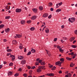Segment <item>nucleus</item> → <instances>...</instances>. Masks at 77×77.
I'll return each mask as SVG.
<instances>
[{"label":"nucleus","instance_id":"nucleus-36","mask_svg":"<svg viewBox=\"0 0 77 77\" xmlns=\"http://www.w3.org/2000/svg\"><path fill=\"white\" fill-rule=\"evenodd\" d=\"M10 16H6L5 17V19L6 20H7V19H9L10 18Z\"/></svg>","mask_w":77,"mask_h":77},{"label":"nucleus","instance_id":"nucleus-60","mask_svg":"<svg viewBox=\"0 0 77 77\" xmlns=\"http://www.w3.org/2000/svg\"><path fill=\"white\" fill-rule=\"evenodd\" d=\"M2 67H3V65H0V69H1Z\"/></svg>","mask_w":77,"mask_h":77},{"label":"nucleus","instance_id":"nucleus-16","mask_svg":"<svg viewBox=\"0 0 77 77\" xmlns=\"http://www.w3.org/2000/svg\"><path fill=\"white\" fill-rule=\"evenodd\" d=\"M5 32H9V31H10V29H9V28H8L7 29H5Z\"/></svg>","mask_w":77,"mask_h":77},{"label":"nucleus","instance_id":"nucleus-59","mask_svg":"<svg viewBox=\"0 0 77 77\" xmlns=\"http://www.w3.org/2000/svg\"><path fill=\"white\" fill-rule=\"evenodd\" d=\"M61 27L62 29H63L64 27H65V26H64V25H63L61 26Z\"/></svg>","mask_w":77,"mask_h":77},{"label":"nucleus","instance_id":"nucleus-45","mask_svg":"<svg viewBox=\"0 0 77 77\" xmlns=\"http://www.w3.org/2000/svg\"><path fill=\"white\" fill-rule=\"evenodd\" d=\"M8 6H6L5 7V9H8V10H9V9H10V6H9V8L8 9V8L7 7H8Z\"/></svg>","mask_w":77,"mask_h":77},{"label":"nucleus","instance_id":"nucleus-26","mask_svg":"<svg viewBox=\"0 0 77 77\" xmlns=\"http://www.w3.org/2000/svg\"><path fill=\"white\" fill-rule=\"evenodd\" d=\"M7 52H11L12 51V49H9L7 50Z\"/></svg>","mask_w":77,"mask_h":77},{"label":"nucleus","instance_id":"nucleus-38","mask_svg":"<svg viewBox=\"0 0 77 77\" xmlns=\"http://www.w3.org/2000/svg\"><path fill=\"white\" fill-rule=\"evenodd\" d=\"M32 22V21L31 20H28L27 21L26 23H28V24H30Z\"/></svg>","mask_w":77,"mask_h":77},{"label":"nucleus","instance_id":"nucleus-61","mask_svg":"<svg viewBox=\"0 0 77 77\" xmlns=\"http://www.w3.org/2000/svg\"><path fill=\"white\" fill-rule=\"evenodd\" d=\"M59 74H62V72L61 70H60L59 71Z\"/></svg>","mask_w":77,"mask_h":77},{"label":"nucleus","instance_id":"nucleus-42","mask_svg":"<svg viewBox=\"0 0 77 77\" xmlns=\"http://www.w3.org/2000/svg\"><path fill=\"white\" fill-rule=\"evenodd\" d=\"M56 69V67L55 66H54L52 68V71H54V70Z\"/></svg>","mask_w":77,"mask_h":77},{"label":"nucleus","instance_id":"nucleus-37","mask_svg":"<svg viewBox=\"0 0 77 77\" xmlns=\"http://www.w3.org/2000/svg\"><path fill=\"white\" fill-rule=\"evenodd\" d=\"M12 65H13V63H10L9 64V66H12Z\"/></svg>","mask_w":77,"mask_h":77},{"label":"nucleus","instance_id":"nucleus-47","mask_svg":"<svg viewBox=\"0 0 77 77\" xmlns=\"http://www.w3.org/2000/svg\"><path fill=\"white\" fill-rule=\"evenodd\" d=\"M51 15H50L48 17V18H49V19H50V18H51Z\"/></svg>","mask_w":77,"mask_h":77},{"label":"nucleus","instance_id":"nucleus-15","mask_svg":"<svg viewBox=\"0 0 77 77\" xmlns=\"http://www.w3.org/2000/svg\"><path fill=\"white\" fill-rule=\"evenodd\" d=\"M45 31L46 33H49V29L48 28H46Z\"/></svg>","mask_w":77,"mask_h":77},{"label":"nucleus","instance_id":"nucleus-40","mask_svg":"<svg viewBox=\"0 0 77 77\" xmlns=\"http://www.w3.org/2000/svg\"><path fill=\"white\" fill-rule=\"evenodd\" d=\"M23 76H24L25 77H27V74L26 73H25L23 74Z\"/></svg>","mask_w":77,"mask_h":77},{"label":"nucleus","instance_id":"nucleus-55","mask_svg":"<svg viewBox=\"0 0 77 77\" xmlns=\"http://www.w3.org/2000/svg\"><path fill=\"white\" fill-rule=\"evenodd\" d=\"M36 65H39V62H37L35 63Z\"/></svg>","mask_w":77,"mask_h":77},{"label":"nucleus","instance_id":"nucleus-41","mask_svg":"<svg viewBox=\"0 0 77 77\" xmlns=\"http://www.w3.org/2000/svg\"><path fill=\"white\" fill-rule=\"evenodd\" d=\"M41 65H45V62H42L41 63Z\"/></svg>","mask_w":77,"mask_h":77},{"label":"nucleus","instance_id":"nucleus-12","mask_svg":"<svg viewBox=\"0 0 77 77\" xmlns=\"http://www.w3.org/2000/svg\"><path fill=\"white\" fill-rule=\"evenodd\" d=\"M41 71H42V70L40 68H38L37 69V72H41Z\"/></svg>","mask_w":77,"mask_h":77},{"label":"nucleus","instance_id":"nucleus-64","mask_svg":"<svg viewBox=\"0 0 77 77\" xmlns=\"http://www.w3.org/2000/svg\"><path fill=\"white\" fill-rule=\"evenodd\" d=\"M71 55H74V52H72L71 53Z\"/></svg>","mask_w":77,"mask_h":77},{"label":"nucleus","instance_id":"nucleus-49","mask_svg":"<svg viewBox=\"0 0 77 77\" xmlns=\"http://www.w3.org/2000/svg\"><path fill=\"white\" fill-rule=\"evenodd\" d=\"M74 33L76 35H77V30H76L74 31Z\"/></svg>","mask_w":77,"mask_h":77},{"label":"nucleus","instance_id":"nucleus-33","mask_svg":"<svg viewBox=\"0 0 77 77\" xmlns=\"http://www.w3.org/2000/svg\"><path fill=\"white\" fill-rule=\"evenodd\" d=\"M67 75H68V77H71V73H69L67 74Z\"/></svg>","mask_w":77,"mask_h":77},{"label":"nucleus","instance_id":"nucleus-25","mask_svg":"<svg viewBox=\"0 0 77 77\" xmlns=\"http://www.w3.org/2000/svg\"><path fill=\"white\" fill-rule=\"evenodd\" d=\"M71 47L74 48H77V46L75 45H71Z\"/></svg>","mask_w":77,"mask_h":77},{"label":"nucleus","instance_id":"nucleus-27","mask_svg":"<svg viewBox=\"0 0 77 77\" xmlns=\"http://www.w3.org/2000/svg\"><path fill=\"white\" fill-rule=\"evenodd\" d=\"M59 51L60 52H61V53H63V50L61 48L59 49Z\"/></svg>","mask_w":77,"mask_h":77},{"label":"nucleus","instance_id":"nucleus-28","mask_svg":"<svg viewBox=\"0 0 77 77\" xmlns=\"http://www.w3.org/2000/svg\"><path fill=\"white\" fill-rule=\"evenodd\" d=\"M35 29L34 27H31L30 29V30H31V31H33V30H35Z\"/></svg>","mask_w":77,"mask_h":77},{"label":"nucleus","instance_id":"nucleus-4","mask_svg":"<svg viewBox=\"0 0 77 77\" xmlns=\"http://www.w3.org/2000/svg\"><path fill=\"white\" fill-rule=\"evenodd\" d=\"M37 18V16H36L34 15L31 18V20H36Z\"/></svg>","mask_w":77,"mask_h":77},{"label":"nucleus","instance_id":"nucleus-21","mask_svg":"<svg viewBox=\"0 0 77 77\" xmlns=\"http://www.w3.org/2000/svg\"><path fill=\"white\" fill-rule=\"evenodd\" d=\"M8 75H12V72H8Z\"/></svg>","mask_w":77,"mask_h":77},{"label":"nucleus","instance_id":"nucleus-18","mask_svg":"<svg viewBox=\"0 0 77 77\" xmlns=\"http://www.w3.org/2000/svg\"><path fill=\"white\" fill-rule=\"evenodd\" d=\"M60 60L61 62L62 63L64 62V59L63 58H60Z\"/></svg>","mask_w":77,"mask_h":77},{"label":"nucleus","instance_id":"nucleus-63","mask_svg":"<svg viewBox=\"0 0 77 77\" xmlns=\"http://www.w3.org/2000/svg\"><path fill=\"white\" fill-rule=\"evenodd\" d=\"M4 64H6V63H7V62L6 61H4Z\"/></svg>","mask_w":77,"mask_h":77},{"label":"nucleus","instance_id":"nucleus-13","mask_svg":"<svg viewBox=\"0 0 77 77\" xmlns=\"http://www.w3.org/2000/svg\"><path fill=\"white\" fill-rule=\"evenodd\" d=\"M16 35L18 38H21V37H22V35H21L16 34Z\"/></svg>","mask_w":77,"mask_h":77},{"label":"nucleus","instance_id":"nucleus-23","mask_svg":"<svg viewBox=\"0 0 77 77\" xmlns=\"http://www.w3.org/2000/svg\"><path fill=\"white\" fill-rule=\"evenodd\" d=\"M76 56H77V54L76 53H75V54H74V55L73 56L72 59H74Z\"/></svg>","mask_w":77,"mask_h":77},{"label":"nucleus","instance_id":"nucleus-53","mask_svg":"<svg viewBox=\"0 0 77 77\" xmlns=\"http://www.w3.org/2000/svg\"><path fill=\"white\" fill-rule=\"evenodd\" d=\"M27 68L28 69H30V68H31V67L30 66H28L27 67Z\"/></svg>","mask_w":77,"mask_h":77},{"label":"nucleus","instance_id":"nucleus-52","mask_svg":"<svg viewBox=\"0 0 77 77\" xmlns=\"http://www.w3.org/2000/svg\"><path fill=\"white\" fill-rule=\"evenodd\" d=\"M49 65H50V66H49V67H50V68H52V67H53V66L52 65H51L49 64Z\"/></svg>","mask_w":77,"mask_h":77},{"label":"nucleus","instance_id":"nucleus-9","mask_svg":"<svg viewBox=\"0 0 77 77\" xmlns=\"http://www.w3.org/2000/svg\"><path fill=\"white\" fill-rule=\"evenodd\" d=\"M26 23V21L24 20H22L20 21V24H22L23 25H24L25 24V23Z\"/></svg>","mask_w":77,"mask_h":77},{"label":"nucleus","instance_id":"nucleus-32","mask_svg":"<svg viewBox=\"0 0 77 77\" xmlns=\"http://www.w3.org/2000/svg\"><path fill=\"white\" fill-rule=\"evenodd\" d=\"M18 75H19V73H16L15 74L14 76H15V77H18Z\"/></svg>","mask_w":77,"mask_h":77},{"label":"nucleus","instance_id":"nucleus-2","mask_svg":"<svg viewBox=\"0 0 77 77\" xmlns=\"http://www.w3.org/2000/svg\"><path fill=\"white\" fill-rule=\"evenodd\" d=\"M10 57H12L11 58V60L12 61H14L15 59V55H13L12 54H11Z\"/></svg>","mask_w":77,"mask_h":77},{"label":"nucleus","instance_id":"nucleus-46","mask_svg":"<svg viewBox=\"0 0 77 77\" xmlns=\"http://www.w3.org/2000/svg\"><path fill=\"white\" fill-rule=\"evenodd\" d=\"M57 48H58V49H60V48H61L60 47V46H59V45H57Z\"/></svg>","mask_w":77,"mask_h":77},{"label":"nucleus","instance_id":"nucleus-54","mask_svg":"<svg viewBox=\"0 0 77 77\" xmlns=\"http://www.w3.org/2000/svg\"><path fill=\"white\" fill-rule=\"evenodd\" d=\"M19 48H20L21 49H21H23V46H20Z\"/></svg>","mask_w":77,"mask_h":77},{"label":"nucleus","instance_id":"nucleus-7","mask_svg":"<svg viewBox=\"0 0 77 77\" xmlns=\"http://www.w3.org/2000/svg\"><path fill=\"white\" fill-rule=\"evenodd\" d=\"M32 10L34 13H36L38 12V9L36 8H33Z\"/></svg>","mask_w":77,"mask_h":77},{"label":"nucleus","instance_id":"nucleus-19","mask_svg":"<svg viewBox=\"0 0 77 77\" xmlns=\"http://www.w3.org/2000/svg\"><path fill=\"white\" fill-rule=\"evenodd\" d=\"M4 27H5V25L3 24L0 25V29H2V28H3Z\"/></svg>","mask_w":77,"mask_h":77},{"label":"nucleus","instance_id":"nucleus-8","mask_svg":"<svg viewBox=\"0 0 77 77\" xmlns=\"http://www.w3.org/2000/svg\"><path fill=\"white\" fill-rule=\"evenodd\" d=\"M48 16V14L45 13L43 15L42 17L43 18H45L46 17H47V16Z\"/></svg>","mask_w":77,"mask_h":77},{"label":"nucleus","instance_id":"nucleus-50","mask_svg":"<svg viewBox=\"0 0 77 77\" xmlns=\"http://www.w3.org/2000/svg\"><path fill=\"white\" fill-rule=\"evenodd\" d=\"M63 39L64 40H67L68 39V38L66 37H63Z\"/></svg>","mask_w":77,"mask_h":77},{"label":"nucleus","instance_id":"nucleus-29","mask_svg":"<svg viewBox=\"0 0 77 77\" xmlns=\"http://www.w3.org/2000/svg\"><path fill=\"white\" fill-rule=\"evenodd\" d=\"M31 51L32 53H35V52H36V51L34 49H32L31 50Z\"/></svg>","mask_w":77,"mask_h":77},{"label":"nucleus","instance_id":"nucleus-43","mask_svg":"<svg viewBox=\"0 0 77 77\" xmlns=\"http://www.w3.org/2000/svg\"><path fill=\"white\" fill-rule=\"evenodd\" d=\"M11 53H8L7 54V56H10V55H11Z\"/></svg>","mask_w":77,"mask_h":77},{"label":"nucleus","instance_id":"nucleus-1","mask_svg":"<svg viewBox=\"0 0 77 77\" xmlns=\"http://www.w3.org/2000/svg\"><path fill=\"white\" fill-rule=\"evenodd\" d=\"M75 20V17H72L69 19V21L70 22V23H74Z\"/></svg>","mask_w":77,"mask_h":77},{"label":"nucleus","instance_id":"nucleus-30","mask_svg":"<svg viewBox=\"0 0 77 77\" xmlns=\"http://www.w3.org/2000/svg\"><path fill=\"white\" fill-rule=\"evenodd\" d=\"M66 59L67 60H71V58L68 57H66Z\"/></svg>","mask_w":77,"mask_h":77},{"label":"nucleus","instance_id":"nucleus-56","mask_svg":"<svg viewBox=\"0 0 77 77\" xmlns=\"http://www.w3.org/2000/svg\"><path fill=\"white\" fill-rule=\"evenodd\" d=\"M54 10V9H53V8H51V11H53Z\"/></svg>","mask_w":77,"mask_h":77},{"label":"nucleus","instance_id":"nucleus-31","mask_svg":"<svg viewBox=\"0 0 77 77\" xmlns=\"http://www.w3.org/2000/svg\"><path fill=\"white\" fill-rule=\"evenodd\" d=\"M54 75V73H50V77H53Z\"/></svg>","mask_w":77,"mask_h":77},{"label":"nucleus","instance_id":"nucleus-11","mask_svg":"<svg viewBox=\"0 0 77 77\" xmlns=\"http://www.w3.org/2000/svg\"><path fill=\"white\" fill-rule=\"evenodd\" d=\"M18 59L20 60H22L24 59V57L23 56H19L18 57Z\"/></svg>","mask_w":77,"mask_h":77},{"label":"nucleus","instance_id":"nucleus-17","mask_svg":"<svg viewBox=\"0 0 77 77\" xmlns=\"http://www.w3.org/2000/svg\"><path fill=\"white\" fill-rule=\"evenodd\" d=\"M39 9L40 11H42L43 10V7L42 6H40L39 7Z\"/></svg>","mask_w":77,"mask_h":77},{"label":"nucleus","instance_id":"nucleus-48","mask_svg":"<svg viewBox=\"0 0 77 77\" xmlns=\"http://www.w3.org/2000/svg\"><path fill=\"white\" fill-rule=\"evenodd\" d=\"M58 5L59 6H61L62 5V2H61L60 3H58Z\"/></svg>","mask_w":77,"mask_h":77},{"label":"nucleus","instance_id":"nucleus-5","mask_svg":"<svg viewBox=\"0 0 77 77\" xmlns=\"http://www.w3.org/2000/svg\"><path fill=\"white\" fill-rule=\"evenodd\" d=\"M22 10L21 9L17 8L16 10V12H17L18 13H20L21 12Z\"/></svg>","mask_w":77,"mask_h":77},{"label":"nucleus","instance_id":"nucleus-44","mask_svg":"<svg viewBox=\"0 0 77 77\" xmlns=\"http://www.w3.org/2000/svg\"><path fill=\"white\" fill-rule=\"evenodd\" d=\"M57 38H55L54 39V42H56V41H57Z\"/></svg>","mask_w":77,"mask_h":77},{"label":"nucleus","instance_id":"nucleus-10","mask_svg":"<svg viewBox=\"0 0 77 77\" xmlns=\"http://www.w3.org/2000/svg\"><path fill=\"white\" fill-rule=\"evenodd\" d=\"M18 43V42L16 41V40H14L13 41V44L14 45H17Z\"/></svg>","mask_w":77,"mask_h":77},{"label":"nucleus","instance_id":"nucleus-58","mask_svg":"<svg viewBox=\"0 0 77 77\" xmlns=\"http://www.w3.org/2000/svg\"><path fill=\"white\" fill-rule=\"evenodd\" d=\"M42 62V60H39V63H41V62Z\"/></svg>","mask_w":77,"mask_h":77},{"label":"nucleus","instance_id":"nucleus-57","mask_svg":"<svg viewBox=\"0 0 77 77\" xmlns=\"http://www.w3.org/2000/svg\"><path fill=\"white\" fill-rule=\"evenodd\" d=\"M26 51H27V49H26V48H25L24 50V52H26Z\"/></svg>","mask_w":77,"mask_h":77},{"label":"nucleus","instance_id":"nucleus-24","mask_svg":"<svg viewBox=\"0 0 77 77\" xmlns=\"http://www.w3.org/2000/svg\"><path fill=\"white\" fill-rule=\"evenodd\" d=\"M52 5H53V3H52V2H49L48 4L49 6H51Z\"/></svg>","mask_w":77,"mask_h":77},{"label":"nucleus","instance_id":"nucleus-22","mask_svg":"<svg viewBox=\"0 0 77 77\" xmlns=\"http://www.w3.org/2000/svg\"><path fill=\"white\" fill-rule=\"evenodd\" d=\"M62 10L60 9H58L57 10H56V12H59L61 11Z\"/></svg>","mask_w":77,"mask_h":77},{"label":"nucleus","instance_id":"nucleus-34","mask_svg":"<svg viewBox=\"0 0 77 77\" xmlns=\"http://www.w3.org/2000/svg\"><path fill=\"white\" fill-rule=\"evenodd\" d=\"M29 75H32V70H30L29 72Z\"/></svg>","mask_w":77,"mask_h":77},{"label":"nucleus","instance_id":"nucleus-20","mask_svg":"<svg viewBox=\"0 0 77 77\" xmlns=\"http://www.w3.org/2000/svg\"><path fill=\"white\" fill-rule=\"evenodd\" d=\"M39 67H40V69H44V68H45V66H40Z\"/></svg>","mask_w":77,"mask_h":77},{"label":"nucleus","instance_id":"nucleus-35","mask_svg":"<svg viewBox=\"0 0 77 77\" xmlns=\"http://www.w3.org/2000/svg\"><path fill=\"white\" fill-rule=\"evenodd\" d=\"M70 67H73L74 66V65H73V63H72L70 65Z\"/></svg>","mask_w":77,"mask_h":77},{"label":"nucleus","instance_id":"nucleus-3","mask_svg":"<svg viewBox=\"0 0 77 77\" xmlns=\"http://www.w3.org/2000/svg\"><path fill=\"white\" fill-rule=\"evenodd\" d=\"M62 63L60 61H57V62L55 63V65H59V66H61Z\"/></svg>","mask_w":77,"mask_h":77},{"label":"nucleus","instance_id":"nucleus-51","mask_svg":"<svg viewBox=\"0 0 77 77\" xmlns=\"http://www.w3.org/2000/svg\"><path fill=\"white\" fill-rule=\"evenodd\" d=\"M46 75H47L48 76H50V73H48Z\"/></svg>","mask_w":77,"mask_h":77},{"label":"nucleus","instance_id":"nucleus-62","mask_svg":"<svg viewBox=\"0 0 77 77\" xmlns=\"http://www.w3.org/2000/svg\"><path fill=\"white\" fill-rule=\"evenodd\" d=\"M7 41V40L6 39H4V42H6Z\"/></svg>","mask_w":77,"mask_h":77},{"label":"nucleus","instance_id":"nucleus-39","mask_svg":"<svg viewBox=\"0 0 77 77\" xmlns=\"http://www.w3.org/2000/svg\"><path fill=\"white\" fill-rule=\"evenodd\" d=\"M31 52L30 51H29V52H28L27 55L28 56H29V55H30V54H31Z\"/></svg>","mask_w":77,"mask_h":77},{"label":"nucleus","instance_id":"nucleus-14","mask_svg":"<svg viewBox=\"0 0 77 77\" xmlns=\"http://www.w3.org/2000/svg\"><path fill=\"white\" fill-rule=\"evenodd\" d=\"M74 39H75V37H72L70 38V41H71V42H72V41H74Z\"/></svg>","mask_w":77,"mask_h":77},{"label":"nucleus","instance_id":"nucleus-6","mask_svg":"<svg viewBox=\"0 0 77 77\" xmlns=\"http://www.w3.org/2000/svg\"><path fill=\"white\" fill-rule=\"evenodd\" d=\"M26 61L24 59L22 60L21 61V63L22 65H24L26 63Z\"/></svg>","mask_w":77,"mask_h":77}]
</instances>
